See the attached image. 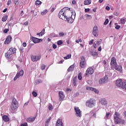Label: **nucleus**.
<instances>
[{
	"label": "nucleus",
	"mask_w": 126,
	"mask_h": 126,
	"mask_svg": "<svg viewBox=\"0 0 126 126\" xmlns=\"http://www.w3.org/2000/svg\"><path fill=\"white\" fill-rule=\"evenodd\" d=\"M8 31H9V30H8V29H6L3 30V32L6 33Z\"/></svg>",
	"instance_id": "8fccbe9b"
},
{
	"label": "nucleus",
	"mask_w": 126,
	"mask_h": 126,
	"mask_svg": "<svg viewBox=\"0 0 126 126\" xmlns=\"http://www.w3.org/2000/svg\"><path fill=\"white\" fill-rule=\"evenodd\" d=\"M23 74H24V71L23 69H21L20 72H18L15 77L14 78V81L17 79V78H19L20 76H23Z\"/></svg>",
	"instance_id": "6e6552de"
},
{
	"label": "nucleus",
	"mask_w": 126,
	"mask_h": 126,
	"mask_svg": "<svg viewBox=\"0 0 126 126\" xmlns=\"http://www.w3.org/2000/svg\"><path fill=\"white\" fill-rule=\"evenodd\" d=\"M71 58V54H69L67 55L66 57H63L64 60H68V59H70Z\"/></svg>",
	"instance_id": "7c9ffc66"
},
{
	"label": "nucleus",
	"mask_w": 126,
	"mask_h": 126,
	"mask_svg": "<svg viewBox=\"0 0 126 126\" xmlns=\"http://www.w3.org/2000/svg\"><path fill=\"white\" fill-rule=\"evenodd\" d=\"M15 53H16V48L11 47L8 50L7 52L5 53V57H6L7 59H10L12 55L15 54Z\"/></svg>",
	"instance_id": "f03ea898"
},
{
	"label": "nucleus",
	"mask_w": 126,
	"mask_h": 126,
	"mask_svg": "<svg viewBox=\"0 0 126 126\" xmlns=\"http://www.w3.org/2000/svg\"><path fill=\"white\" fill-rule=\"evenodd\" d=\"M94 41V39H91L90 41H89V45H91L93 44V42Z\"/></svg>",
	"instance_id": "49530a36"
},
{
	"label": "nucleus",
	"mask_w": 126,
	"mask_h": 126,
	"mask_svg": "<svg viewBox=\"0 0 126 126\" xmlns=\"http://www.w3.org/2000/svg\"><path fill=\"white\" fill-rule=\"evenodd\" d=\"M99 84H103V83H105V82L103 80V79H100L99 81Z\"/></svg>",
	"instance_id": "37998d69"
},
{
	"label": "nucleus",
	"mask_w": 126,
	"mask_h": 126,
	"mask_svg": "<svg viewBox=\"0 0 126 126\" xmlns=\"http://www.w3.org/2000/svg\"><path fill=\"white\" fill-rule=\"evenodd\" d=\"M126 19H125L124 18H122V19H121V24H125V23H126Z\"/></svg>",
	"instance_id": "2f4dec72"
},
{
	"label": "nucleus",
	"mask_w": 126,
	"mask_h": 126,
	"mask_svg": "<svg viewBox=\"0 0 126 126\" xmlns=\"http://www.w3.org/2000/svg\"><path fill=\"white\" fill-rule=\"evenodd\" d=\"M116 85L118 87H121L123 89V86H124V81L122 79H118L116 81Z\"/></svg>",
	"instance_id": "423d86ee"
},
{
	"label": "nucleus",
	"mask_w": 126,
	"mask_h": 126,
	"mask_svg": "<svg viewBox=\"0 0 126 126\" xmlns=\"http://www.w3.org/2000/svg\"><path fill=\"white\" fill-rule=\"evenodd\" d=\"M87 83H88L90 85H91V84H92V81L88 80L87 81Z\"/></svg>",
	"instance_id": "603ef678"
},
{
	"label": "nucleus",
	"mask_w": 126,
	"mask_h": 126,
	"mask_svg": "<svg viewBox=\"0 0 126 126\" xmlns=\"http://www.w3.org/2000/svg\"><path fill=\"white\" fill-rule=\"evenodd\" d=\"M85 16V17H86L87 19H90L92 18V16L91 15L86 14Z\"/></svg>",
	"instance_id": "4c0bfd02"
},
{
	"label": "nucleus",
	"mask_w": 126,
	"mask_h": 126,
	"mask_svg": "<svg viewBox=\"0 0 126 126\" xmlns=\"http://www.w3.org/2000/svg\"><path fill=\"white\" fill-rule=\"evenodd\" d=\"M108 23H109V19H106L105 20V21L104 23V25H107V24H108Z\"/></svg>",
	"instance_id": "c03bdc74"
},
{
	"label": "nucleus",
	"mask_w": 126,
	"mask_h": 126,
	"mask_svg": "<svg viewBox=\"0 0 126 126\" xmlns=\"http://www.w3.org/2000/svg\"><path fill=\"white\" fill-rule=\"evenodd\" d=\"M120 28H121V26L120 25H117V26L115 27V29H116L117 30H119Z\"/></svg>",
	"instance_id": "09e8293b"
},
{
	"label": "nucleus",
	"mask_w": 126,
	"mask_h": 126,
	"mask_svg": "<svg viewBox=\"0 0 126 126\" xmlns=\"http://www.w3.org/2000/svg\"><path fill=\"white\" fill-rule=\"evenodd\" d=\"M52 47H53V49H57V45L53 44L52 45Z\"/></svg>",
	"instance_id": "13d9d810"
},
{
	"label": "nucleus",
	"mask_w": 126,
	"mask_h": 126,
	"mask_svg": "<svg viewBox=\"0 0 126 126\" xmlns=\"http://www.w3.org/2000/svg\"><path fill=\"white\" fill-rule=\"evenodd\" d=\"M86 89L87 90H89L90 91H94V92L96 93V94H99V91L94 88L87 87Z\"/></svg>",
	"instance_id": "2eb2a0df"
},
{
	"label": "nucleus",
	"mask_w": 126,
	"mask_h": 126,
	"mask_svg": "<svg viewBox=\"0 0 126 126\" xmlns=\"http://www.w3.org/2000/svg\"><path fill=\"white\" fill-rule=\"evenodd\" d=\"M45 32V29H43V30L41 31V32L39 33H37L36 35H39V36H43V35L45 34V32Z\"/></svg>",
	"instance_id": "bb28decb"
},
{
	"label": "nucleus",
	"mask_w": 126,
	"mask_h": 126,
	"mask_svg": "<svg viewBox=\"0 0 126 126\" xmlns=\"http://www.w3.org/2000/svg\"><path fill=\"white\" fill-rule=\"evenodd\" d=\"M2 119L5 123H8V122L10 121L9 117H8L7 115H3L2 117Z\"/></svg>",
	"instance_id": "a211bd4d"
},
{
	"label": "nucleus",
	"mask_w": 126,
	"mask_h": 126,
	"mask_svg": "<svg viewBox=\"0 0 126 126\" xmlns=\"http://www.w3.org/2000/svg\"><path fill=\"white\" fill-rule=\"evenodd\" d=\"M86 105L89 108H93L95 106V100H94L93 98H91L86 102Z\"/></svg>",
	"instance_id": "20e7f679"
},
{
	"label": "nucleus",
	"mask_w": 126,
	"mask_h": 126,
	"mask_svg": "<svg viewBox=\"0 0 126 126\" xmlns=\"http://www.w3.org/2000/svg\"><path fill=\"white\" fill-rule=\"evenodd\" d=\"M11 3V1L10 0H8L7 3V5H9V4H10Z\"/></svg>",
	"instance_id": "052dcab7"
},
{
	"label": "nucleus",
	"mask_w": 126,
	"mask_h": 126,
	"mask_svg": "<svg viewBox=\"0 0 126 126\" xmlns=\"http://www.w3.org/2000/svg\"><path fill=\"white\" fill-rule=\"evenodd\" d=\"M45 66L44 64H43V65L41 66V69L42 70H44V69H45Z\"/></svg>",
	"instance_id": "4d7b16f0"
},
{
	"label": "nucleus",
	"mask_w": 126,
	"mask_h": 126,
	"mask_svg": "<svg viewBox=\"0 0 126 126\" xmlns=\"http://www.w3.org/2000/svg\"><path fill=\"white\" fill-rule=\"evenodd\" d=\"M117 60L115 57H112L110 62V65L112 66V67L116 66L117 65Z\"/></svg>",
	"instance_id": "f8f14e48"
},
{
	"label": "nucleus",
	"mask_w": 126,
	"mask_h": 126,
	"mask_svg": "<svg viewBox=\"0 0 126 126\" xmlns=\"http://www.w3.org/2000/svg\"><path fill=\"white\" fill-rule=\"evenodd\" d=\"M47 12H48V10L45 9V10H43V11L41 12V14L42 15H45V14H47Z\"/></svg>",
	"instance_id": "72a5a7b5"
},
{
	"label": "nucleus",
	"mask_w": 126,
	"mask_h": 126,
	"mask_svg": "<svg viewBox=\"0 0 126 126\" xmlns=\"http://www.w3.org/2000/svg\"><path fill=\"white\" fill-rule=\"evenodd\" d=\"M85 12H89L90 11V8H86L85 9Z\"/></svg>",
	"instance_id": "864d4df0"
},
{
	"label": "nucleus",
	"mask_w": 126,
	"mask_h": 126,
	"mask_svg": "<svg viewBox=\"0 0 126 126\" xmlns=\"http://www.w3.org/2000/svg\"><path fill=\"white\" fill-rule=\"evenodd\" d=\"M102 50V47L101 46L99 47L98 49V51H99V52H100V51H101Z\"/></svg>",
	"instance_id": "774afa93"
},
{
	"label": "nucleus",
	"mask_w": 126,
	"mask_h": 126,
	"mask_svg": "<svg viewBox=\"0 0 126 126\" xmlns=\"http://www.w3.org/2000/svg\"><path fill=\"white\" fill-rule=\"evenodd\" d=\"M92 2L91 0H86L84 1V3L85 5H89V4H91Z\"/></svg>",
	"instance_id": "b1692460"
},
{
	"label": "nucleus",
	"mask_w": 126,
	"mask_h": 126,
	"mask_svg": "<svg viewBox=\"0 0 126 126\" xmlns=\"http://www.w3.org/2000/svg\"><path fill=\"white\" fill-rule=\"evenodd\" d=\"M114 122L115 125H118V124H121V122H122V119L120 118H114Z\"/></svg>",
	"instance_id": "aec40b11"
},
{
	"label": "nucleus",
	"mask_w": 126,
	"mask_h": 126,
	"mask_svg": "<svg viewBox=\"0 0 126 126\" xmlns=\"http://www.w3.org/2000/svg\"><path fill=\"white\" fill-rule=\"evenodd\" d=\"M78 78L79 80H81V79H82V76L81 73H79Z\"/></svg>",
	"instance_id": "a19ab883"
},
{
	"label": "nucleus",
	"mask_w": 126,
	"mask_h": 126,
	"mask_svg": "<svg viewBox=\"0 0 126 126\" xmlns=\"http://www.w3.org/2000/svg\"><path fill=\"white\" fill-rule=\"evenodd\" d=\"M96 46H97V43H94V49H96Z\"/></svg>",
	"instance_id": "338daca9"
},
{
	"label": "nucleus",
	"mask_w": 126,
	"mask_h": 126,
	"mask_svg": "<svg viewBox=\"0 0 126 126\" xmlns=\"http://www.w3.org/2000/svg\"><path fill=\"white\" fill-rule=\"evenodd\" d=\"M51 117H49V119H48L45 122V123H47L48 124H49V123H50V121H51Z\"/></svg>",
	"instance_id": "3c124183"
},
{
	"label": "nucleus",
	"mask_w": 126,
	"mask_h": 126,
	"mask_svg": "<svg viewBox=\"0 0 126 126\" xmlns=\"http://www.w3.org/2000/svg\"><path fill=\"white\" fill-rule=\"evenodd\" d=\"M93 73H94V69L93 67H90L86 70V75L93 74Z\"/></svg>",
	"instance_id": "9b49d317"
},
{
	"label": "nucleus",
	"mask_w": 126,
	"mask_h": 126,
	"mask_svg": "<svg viewBox=\"0 0 126 126\" xmlns=\"http://www.w3.org/2000/svg\"><path fill=\"white\" fill-rule=\"evenodd\" d=\"M14 0V3L16 5H19V0Z\"/></svg>",
	"instance_id": "f704fd0d"
},
{
	"label": "nucleus",
	"mask_w": 126,
	"mask_h": 126,
	"mask_svg": "<svg viewBox=\"0 0 126 126\" xmlns=\"http://www.w3.org/2000/svg\"><path fill=\"white\" fill-rule=\"evenodd\" d=\"M76 82H77V77L76 76L73 79V84L74 86H76Z\"/></svg>",
	"instance_id": "393cba45"
},
{
	"label": "nucleus",
	"mask_w": 126,
	"mask_h": 126,
	"mask_svg": "<svg viewBox=\"0 0 126 126\" xmlns=\"http://www.w3.org/2000/svg\"><path fill=\"white\" fill-rule=\"evenodd\" d=\"M36 119V117H32V118H28L27 119V122L28 123H33L34 121Z\"/></svg>",
	"instance_id": "4be33fe9"
},
{
	"label": "nucleus",
	"mask_w": 126,
	"mask_h": 126,
	"mask_svg": "<svg viewBox=\"0 0 126 126\" xmlns=\"http://www.w3.org/2000/svg\"><path fill=\"white\" fill-rule=\"evenodd\" d=\"M67 10L69 12H70V8H68L67 7L63 8V9H61V10L59 12L58 15L59 16V18L61 19H63V18L64 17L65 19V16L68 14H66V11Z\"/></svg>",
	"instance_id": "f257e3e1"
},
{
	"label": "nucleus",
	"mask_w": 126,
	"mask_h": 126,
	"mask_svg": "<svg viewBox=\"0 0 126 126\" xmlns=\"http://www.w3.org/2000/svg\"><path fill=\"white\" fill-rule=\"evenodd\" d=\"M64 36V33L63 32H61L59 34V37H63Z\"/></svg>",
	"instance_id": "58836bf2"
},
{
	"label": "nucleus",
	"mask_w": 126,
	"mask_h": 126,
	"mask_svg": "<svg viewBox=\"0 0 126 126\" xmlns=\"http://www.w3.org/2000/svg\"><path fill=\"white\" fill-rule=\"evenodd\" d=\"M102 80L103 81V82H104V83H106V82L108 81V75H106L102 79Z\"/></svg>",
	"instance_id": "c756f323"
},
{
	"label": "nucleus",
	"mask_w": 126,
	"mask_h": 126,
	"mask_svg": "<svg viewBox=\"0 0 126 126\" xmlns=\"http://www.w3.org/2000/svg\"><path fill=\"white\" fill-rule=\"evenodd\" d=\"M32 94L33 96V97H37L38 94H37V93L35 91H33L32 93Z\"/></svg>",
	"instance_id": "ea45409f"
},
{
	"label": "nucleus",
	"mask_w": 126,
	"mask_h": 126,
	"mask_svg": "<svg viewBox=\"0 0 126 126\" xmlns=\"http://www.w3.org/2000/svg\"><path fill=\"white\" fill-rule=\"evenodd\" d=\"M59 95L60 101H63V99H64V94H63V92L60 91L59 92Z\"/></svg>",
	"instance_id": "f3484780"
},
{
	"label": "nucleus",
	"mask_w": 126,
	"mask_h": 126,
	"mask_svg": "<svg viewBox=\"0 0 126 126\" xmlns=\"http://www.w3.org/2000/svg\"><path fill=\"white\" fill-rule=\"evenodd\" d=\"M110 116V112H108L106 114V118L108 119L109 118V116Z\"/></svg>",
	"instance_id": "6e6d98bb"
},
{
	"label": "nucleus",
	"mask_w": 126,
	"mask_h": 126,
	"mask_svg": "<svg viewBox=\"0 0 126 126\" xmlns=\"http://www.w3.org/2000/svg\"><path fill=\"white\" fill-rule=\"evenodd\" d=\"M105 9H106V10H110V7L108 6H107L105 7Z\"/></svg>",
	"instance_id": "0e129e2a"
},
{
	"label": "nucleus",
	"mask_w": 126,
	"mask_h": 126,
	"mask_svg": "<svg viewBox=\"0 0 126 126\" xmlns=\"http://www.w3.org/2000/svg\"><path fill=\"white\" fill-rule=\"evenodd\" d=\"M56 125V126H63V122L62 121V120H61V119H59L57 120Z\"/></svg>",
	"instance_id": "412c9836"
},
{
	"label": "nucleus",
	"mask_w": 126,
	"mask_h": 126,
	"mask_svg": "<svg viewBox=\"0 0 126 126\" xmlns=\"http://www.w3.org/2000/svg\"><path fill=\"white\" fill-rule=\"evenodd\" d=\"M91 55L93 57H96V56H98V53L97 52H91Z\"/></svg>",
	"instance_id": "c85d7f7f"
},
{
	"label": "nucleus",
	"mask_w": 126,
	"mask_h": 126,
	"mask_svg": "<svg viewBox=\"0 0 126 126\" xmlns=\"http://www.w3.org/2000/svg\"><path fill=\"white\" fill-rule=\"evenodd\" d=\"M79 93L77 92V93H76L74 95V97H77V96H79Z\"/></svg>",
	"instance_id": "de8ad7c7"
},
{
	"label": "nucleus",
	"mask_w": 126,
	"mask_h": 126,
	"mask_svg": "<svg viewBox=\"0 0 126 126\" xmlns=\"http://www.w3.org/2000/svg\"><path fill=\"white\" fill-rule=\"evenodd\" d=\"M11 109L12 111H15V110H16L18 108V102L16 99L15 98H13L12 99V102L11 104Z\"/></svg>",
	"instance_id": "7ed1b4c3"
},
{
	"label": "nucleus",
	"mask_w": 126,
	"mask_h": 126,
	"mask_svg": "<svg viewBox=\"0 0 126 126\" xmlns=\"http://www.w3.org/2000/svg\"><path fill=\"white\" fill-rule=\"evenodd\" d=\"M123 115L124 116L125 119H126V111L124 112Z\"/></svg>",
	"instance_id": "680f3d73"
},
{
	"label": "nucleus",
	"mask_w": 126,
	"mask_h": 126,
	"mask_svg": "<svg viewBox=\"0 0 126 126\" xmlns=\"http://www.w3.org/2000/svg\"><path fill=\"white\" fill-rule=\"evenodd\" d=\"M80 66L81 68H84V67L86 66V60H85V57H84V56H82L81 57Z\"/></svg>",
	"instance_id": "39448f33"
},
{
	"label": "nucleus",
	"mask_w": 126,
	"mask_h": 126,
	"mask_svg": "<svg viewBox=\"0 0 126 126\" xmlns=\"http://www.w3.org/2000/svg\"><path fill=\"white\" fill-rule=\"evenodd\" d=\"M20 126H28V125L27 124V123H25L21 124Z\"/></svg>",
	"instance_id": "5fc2aeb1"
},
{
	"label": "nucleus",
	"mask_w": 126,
	"mask_h": 126,
	"mask_svg": "<svg viewBox=\"0 0 126 126\" xmlns=\"http://www.w3.org/2000/svg\"><path fill=\"white\" fill-rule=\"evenodd\" d=\"M28 24H29V23L28 22V21H27L24 23V25H26V26L28 25Z\"/></svg>",
	"instance_id": "e2e57ef3"
},
{
	"label": "nucleus",
	"mask_w": 126,
	"mask_h": 126,
	"mask_svg": "<svg viewBox=\"0 0 126 126\" xmlns=\"http://www.w3.org/2000/svg\"><path fill=\"white\" fill-rule=\"evenodd\" d=\"M11 39H12V37H11V36L10 35H8L5 40L4 42V44H5V45H8V44H9V43H10V42H11Z\"/></svg>",
	"instance_id": "ddd939ff"
},
{
	"label": "nucleus",
	"mask_w": 126,
	"mask_h": 126,
	"mask_svg": "<svg viewBox=\"0 0 126 126\" xmlns=\"http://www.w3.org/2000/svg\"><path fill=\"white\" fill-rule=\"evenodd\" d=\"M74 69V65H71L67 69V72H70V71H73Z\"/></svg>",
	"instance_id": "5701e85b"
},
{
	"label": "nucleus",
	"mask_w": 126,
	"mask_h": 126,
	"mask_svg": "<svg viewBox=\"0 0 126 126\" xmlns=\"http://www.w3.org/2000/svg\"><path fill=\"white\" fill-rule=\"evenodd\" d=\"M98 27L97 26L95 25L94 27L93 30V34L94 35V37H98Z\"/></svg>",
	"instance_id": "1a4fd4ad"
},
{
	"label": "nucleus",
	"mask_w": 126,
	"mask_h": 126,
	"mask_svg": "<svg viewBox=\"0 0 126 126\" xmlns=\"http://www.w3.org/2000/svg\"><path fill=\"white\" fill-rule=\"evenodd\" d=\"M7 17H8V16H7V15H5V16H3V17L2 18V19H1L2 21L3 22H5V21L6 20H7Z\"/></svg>",
	"instance_id": "cd10ccee"
},
{
	"label": "nucleus",
	"mask_w": 126,
	"mask_h": 126,
	"mask_svg": "<svg viewBox=\"0 0 126 126\" xmlns=\"http://www.w3.org/2000/svg\"><path fill=\"white\" fill-rule=\"evenodd\" d=\"M102 105H107V100L106 99H102L101 101Z\"/></svg>",
	"instance_id": "c9c22d12"
},
{
	"label": "nucleus",
	"mask_w": 126,
	"mask_h": 126,
	"mask_svg": "<svg viewBox=\"0 0 126 126\" xmlns=\"http://www.w3.org/2000/svg\"><path fill=\"white\" fill-rule=\"evenodd\" d=\"M57 44L58 46H61V45H63V41L59 40L57 41Z\"/></svg>",
	"instance_id": "79ce46f5"
},
{
	"label": "nucleus",
	"mask_w": 126,
	"mask_h": 126,
	"mask_svg": "<svg viewBox=\"0 0 126 126\" xmlns=\"http://www.w3.org/2000/svg\"><path fill=\"white\" fill-rule=\"evenodd\" d=\"M32 40L33 43L35 44H37L38 43H40V41L41 40V41H43V40L41 39H39L34 37H32Z\"/></svg>",
	"instance_id": "dca6fc26"
},
{
	"label": "nucleus",
	"mask_w": 126,
	"mask_h": 126,
	"mask_svg": "<svg viewBox=\"0 0 126 126\" xmlns=\"http://www.w3.org/2000/svg\"><path fill=\"white\" fill-rule=\"evenodd\" d=\"M114 15H116V16H119V14L118 13V12H115L114 13Z\"/></svg>",
	"instance_id": "bf43d9fd"
},
{
	"label": "nucleus",
	"mask_w": 126,
	"mask_h": 126,
	"mask_svg": "<svg viewBox=\"0 0 126 126\" xmlns=\"http://www.w3.org/2000/svg\"><path fill=\"white\" fill-rule=\"evenodd\" d=\"M41 58H42V56L41 55L39 56H31V60L32 62H37V61H39V60H41Z\"/></svg>",
	"instance_id": "9d476101"
},
{
	"label": "nucleus",
	"mask_w": 126,
	"mask_h": 126,
	"mask_svg": "<svg viewBox=\"0 0 126 126\" xmlns=\"http://www.w3.org/2000/svg\"><path fill=\"white\" fill-rule=\"evenodd\" d=\"M75 111L76 112V114L77 117H81V111L78 107H74Z\"/></svg>",
	"instance_id": "4468645a"
},
{
	"label": "nucleus",
	"mask_w": 126,
	"mask_h": 126,
	"mask_svg": "<svg viewBox=\"0 0 126 126\" xmlns=\"http://www.w3.org/2000/svg\"><path fill=\"white\" fill-rule=\"evenodd\" d=\"M101 42H102V40H101V39H100L99 41H96V44L97 45V46H99V45H100V44H101Z\"/></svg>",
	"instance_id": "a18cd8bd"
},
{
	"label": "nucleus",
	"mask_w": 126,
	"mask_h": 126,
	"mask_svg": "<svg viewBox=\"0 0 126 126\" xmlns=\"http://www.w3.org/2000/svg\"><path fill=\"white\" fill-rule=\"evenodd\" d=\"M120 114L118 112H115L114 115V118H120Z\"/></svg>",
	"instance_id": "a878e982"
},
{
	"label": "nucleus",
	"mask_w": 126,
	"mask_h": 126,
	"mask_svg": "<svg viewBox=\"0 0 126 126\" xmlns=\"http://www.w3.org/2000/svg\"><path fill=\"white\" fill-rule=\"evenodd\" d=\"M48 109L49 111H52V110H53L54 107H53V105L52 104H49L48 105Z\"/></svg>",
	"instance_id": "473e14b6"
},
{
	"label": "nucleus",
	"mask_w": 126,
	"mask_h": 126,
	"mask_svg": "<svg viewBox=\"0 0 126 126\" xmlns=\"http://www.w3.org/2000/svg\"><path fill=\"white\" fill-rule=\"evenodd\" d=\"M114 68H115L116 70L117 71H120V72H122V67L121 65H118L117 64L116 66L113 67Z\"/></svg>",
	"instance_id": "6ab92c4d"
},
{
	"label": "nucleus",
	"mask_w": 126,
	"mask_h": 126,
	"mask_svg": "<svg viewBox=\"0 0 126 126\" xmlns=\"http://www.w3.org/2000/svg\"><path fill=\"white\" fill-rule=\"evenodd\" d=\"M23 47H26V46H27V44L26 42H24L23 43Z\"/></svg>",
	"instance_id": "69168bd1"
},
{
	"label": "nucleus",
	"mask_w": 126,
	"mask_h": 126,
	"mask_svg": "<svg viewBox=\"0 0 126 126\" xmlns=\"http://www.w3.org/2000/svg\"><path fill=\"white\" fill-rule=\"evenodd\" d=\"M41 3H42V2L41 1H40L39 0H37L35 1L36 5H39V4H41Z\"/></svg>",
	"instance_id": "e433bc0d"
},
{
	"label": "nucleus",
	"mask_w": 126,
	"mask_h": 126,
	"mask_svg": "<svg viewBox=\"0 0 126 126\" xmlns=\"http://www.w3.org/2000/svg\"><path fill=\"white\" fill-rule=\"evenodd\" d=\"M72 15H71V16H69L68 14L66 16H65V19H66L67 22L68 23H73V21L74 20L72 19Z\"/></svg>",
	"instance_id": "0eeeda50"
}]
</instances>
